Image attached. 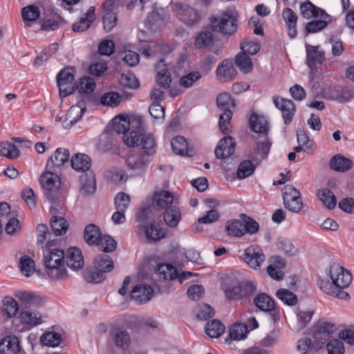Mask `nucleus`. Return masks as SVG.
<instances>
[{
    "instance_id": "nucleus-15",
    "label": "nucleus",
    "mask_w": 354,
    "mask_h": 354,
    "mask_svg": "<svg viewBox=\"0 0 354 354\" xmlns=\"http://www.w3.org/2000/svg\"><path fill=\"white\" fill-rule=\"evenodd\" d=\"M249 126L254 132L263 135H268V133L269 123L268 119L259 112H252L249 120Z\"/></svg>"
},
{
    "instance_id": "nucleus-18",
    "label": "nucleus",
    "mask_w": 354,
    "mask_h": 354,
    "mask_svg": "<svg viewBox=\"0 0 354 354\" xmlns=\"http://www.w3.org/2000/svg\"><path fill=\"white\" fill-rule=\"evenodd\" d=\"M297 318L296 323L292 326V329L295 331H299L307 326L312 319L314 315V310L297 308L295 310Z\"/></svg>"
},
{
    "instance_id": "nucleus-33",
    "label": "nucleus",
    "mask_w": 354,
    "mask_h": 354,
    "mask_svg": "<svg viewBox=\"0 0 354 354\" xmlns=\"http://www.w3.org/2000/svg\"><path fill=\"white\" fill-rule=\"evenodd\" d=\"M19 310L17 301L12 297L6 296L2 300L1 312L8 318L15 317Z\"/></svg>"
},
{
    "instance_id": "nucleus-46",
    "label": "nucleus",
    "mask_w": 354,
    "mask_h": 354,
    "mask_svg": "<svg viewBox=\"0 0 354 354\" xmlns=\"http://www.w3.org/2000/svg\"><path fill=\"white\" fill-rule=\"evenodd\" d=\"M216 104L223 111H231L236 108L235 100L227 93H222L216 97Z\"/></svg>"
},
{
    "instance_id": "nucleus-22",
    "label": "nucleus",
    "mask_w": 354,
    "mask_h": 354,
    "mask_svg": "<svg viewBox=\"0 0 354 354\" xmlns=\"http://www.w3.org/2000/svg\"><path fill=\"white\" fill-rule=\"evenodd\" d=\"M217 76L220 80L229 81L233 80L236 74V70L233 62L230 59H225L216 70Z\"/></svg>"
},
{
    "instance_id": "nucleus-57",
    "label": "nucleus",
    "mask_w": 354,
    "mask_h": 354,
    "mask_svg": "<svg viewBox=\"0 0 354 354\" xmlns=\"http://www.w3.org/2000/svg\"><path fill=\"white\" fill-rule=\"evenodd\" d=\"M248 326L241 324H234L230 330V337L234 340H241L246 337L248 333Z\"/></svg>"
},
{
    "instance_id": "nucleus-49",
    "label": "nucleus",
    "mask_w": 354,
    "mask_h": 354,
    "mask_svg": "<svg viewBox=\"0 0 354 354\" xmlns=\"http://www.w3.org/2000/svg\"><path fill=\"white\" fill-rule=\"evenodd\" d=\"M95 88V82L93 78L88 76L79 79L76 85V89L80 93H91Z\"/></svg>"
},
{
    "instance_id": "nucleus-29",
    "label": "nucleus",
    "mask_w": 354,
    "mask_h": 354,
    "mask_svg": "<svg viewBox=\"0 0 354 354\" xmlns=\"http://www.w3.org/2000/svg\"><path fill=\"white\" fill-rule=\"evenodd\" d=\"M329 165L334 171L345 172L351 169L353 162L341 154H337L330 160Z\"/></svg>"
},
{
    "instance_id": "nucleus-19",
    "label": "nucleus",
    "mask_w": 354,
    "mask_h": 354,
    "mask_svg": "<svg viewBox=\"0 0 354 354\" xmlns=\"http://www.w3.org/2000/svg\"><path fill=\"white\" fill-rule=\"evenodd\" d=\"M153 290L148 285L139 284L136 286L131 292V298L139 304L149 301L153 295Z\"/></svg>"
},
{
    "instance_id": "nucleus-58",
    "label": "nucleus",
    "mask_w": 354,
    "mask_h": 354,
    "mask_svg": "<svg viewBox=\"0 0 354 354\" xmlns=\"http://www.w3.org/2000/svg\"><path fill=\"white\" fill-rule=\"evenodd\" d=\"M276 245L278 250L290 256H293L297 252V249L292 245V242L285 237L278 238L277 240Z\"/></svg>"
},
{
    "instance_id": "nucleus-53",
    "label": "nucleus",
    "mask_w": 354,
    "mask_h": 354,
    "mask_svg": "<svg viewBox=\"0 0 354 354\" xmlns=\"http://www.w3.org/2000/svg\"><path fill=\"white\" fill-rule=\"evenodd\" d=\"M22 322L29 326H35L41 323V315L39 312L25 310L21 313Z\"/></svg>"
},
{
    "instance_id": "nucleus-13",
    "label": "nucleus",
    "mask_w": 354,
    "mask_h": 354,
    "mask_svg": "<svg viewBox=\"0 0 354 354\" xmlns=\"http://www.w3.org/2000/svg\"><path fill=\"white\" fill-rule=\"evenodd\" d=\"M236 142L232 137L227 136L222 138L215 149V156L217 158L225 159L234 153Z\"/></svg>"
},
{
    "instance_id": "nucleus-25",
    "label": "nucleus",
    "mask_w": 354,
    "mask_h": 354,
    "mask_svg": "<svg viewBox=\"0 0 354 354\" xmlns=\"http://www.w3.org/2000/svg\"><path fill=\"white\" fill-rule=\"evenodd\" d=\"M282 17L287 26L288 35L291 38H295L297 35V16L295 12L289 8L283 9L282 12Z\"/></svg>"
},
{
    "instance_id": "nucleus-55",
    "label": "nucleus",
    "mask_w": 354,
    "mask_h": 354,
    "mask_svg": "<svg viewBox=\"0 0 354 354\" xmlns=\"http://www.w3.org/2000/svg\"><path fill=\"white\" fill-rule=\"evenodd\" d=\"M41 342L47 346H57L62 341V336L55 332H47L43 334L40 338Z\"/></svg>"
},
{
    "instance_id": "nucleus-36",
    "label": "nucleus",
    "mask_w": 354,
    "mask_h": 354,
    "mask_svg": "<svg viewBox=\"0 0 354 354\" xmlns=\"http://www.w3.org/2000/svg\"><path fill=\"white\" fill-rule=\"evenodd\" d=\"M140 230H143L147 239L151 241H157L165 236V233L160 228L159 225L153 223L145 225V227Z\"/></svg>"
},
{
    "instance_id": "nucleus-24",
    "label": "nucleus",
    "mask_w": 354,
    "mask_h": 354,
    "mask_svg": "<svg viewBox=\"0 0 354 354\" xmlns=\"http://www.w3.org/2000/svg\"><path fill=\"white\" fill-rule=\"evenodd\" d=\"M153 203L160 209H166L171 205H176L174 197L172 193L161 190L153 195Z\"/></svg>"
},
{
    "instance_id": "nucleus-54",
    "label": "nucleus",
    "mask_w": 354,
    "mask_h": 354,
    "mask_svg": "<svg viewBox=\"0 0 354 354\" xmlns=\"http://www.w3.org/2000/svg\"><path fill=\"white\" fill-rule=\"evenodd\" d=\"M213 40V33L211 30L202 31L196 37L194 45L198 48H204L212 44Z\"/></svg>"
},
{
    "instance_id": "nucleus-14",
    "label": "nucleus",
    "mask_w": 354,
    "mask_h": 354,
    "mask_svg": "<svg viewBox=\"0 0 354 354\" xmlns=\"http://www.w3.org/2000/svg\"><path fill=\"white\" fill-rule=\"evenodd\" d=\"M243 259L251 268L257 270L265 261V255L261 250H255L252 247H249L245 250Z\"/></svg>"
},
{
    "instance_id": "nucleus-41",
    "label": "nucleus",
    "mask_w": 354,
    "mask_h": 354,
    "mask_svg": "<svg viewBox=\"0 0 354 354\" xmlns=\"http://www.w3.org/2000/svg\"><path fill=\"white\" fill-rule=\"evenodd\" d=\"M205 203L209 207H212V209L207 211L206 215L198 218V222L204 224L212 223L218 218V211L214 208L218 203L213 199H208Z\"/></svg>"
},
{
    "instance_id": "nucleus-52",
    "label": "nucleus",
    "mask_w": 354,
    "mask_h": 354,
    "mask_svg": "<svg viewBox=\"0 0 354 354\" xmlns=\"http://www.w3.org/2000/svg\"><path fill=\"white\" fill-rule=\"evenodd\" d=\"M20 154L17 147L10 142H3L0 144V155L10 159L17 158Z\"/></svg>"
},
{
    "instance_id": "nucleus-50",
    "label": "nucleus",
    "mask_w": 354,
    "mask_h": 354,
    "mask_svg": "<svg viewBox=\"0 0 354 354\" xmlns=\"http://www.w3.org/2000/svg\"><path fill=\"white\" fill-rule=\"evenodd\" d=\"M317 196L328 209H332L335 207L337 204L336 197L330 189H322L319 190Z\"/></svg>"
},
{
    "instance_id": "nucleus-40",
    "label": "nucleus",
    "mask_w": 354,
    "mask_h": 354,
    "mask_svg": "<svg viewBox=\"0 0 354 354\" xmlns=\"http://www.w3.org/2000/svg\"><path fill=\"white\" fill-rule=\"evenodd\" d=\"M21 17L26 26H29L30 22L35 21L40 17V12L36 6H27L21 10Z\"/></svg>"
},
{
    "instance_id": "nucleus-9",
    "label": "nucleus",
    "mask_w": 354,
    "mask_h": 354,
    "mask_svg": "<svg viewBox=\"0 0 354 354\" xmlns=\"http://www.w3.org/2000/svg\"><path fill=\"white\" fill-rule=\"evenodd\" d=\"M256 290L257 286L250 281L236 282L225 290V295L229 299H243L254 295Z\"/></svg>"
},
{
    "instance_id": "nucleus-20",
    "label": "nucleus",
    "mask_w": 354,
    "mask_h": 354,
    "mask_svg": "<svg viewBox=\"0 0 354 354\" xmlns=\"http://www.w3.org/2000/svg\"><path fill=\"white\" fill-rule=\"evenodd\" d=\"M67 266L74 270H78L84 266V259L80 249L75 247L68 248L66 256Z\"/></svg>"
},
{
    "instance_id": "nucleus-16",
    "label": "nucleus",
    "mask_w": 354,
    "mask_h": 354,
    "mask_svg": "<svg viewBox=\"0 0 354 354\" xmlns=\"http://www.w3.org/2000/svg\"><path fill=\"white\" fill-rule=\"evenodd\" d=\"M15 296L26 308H38L44 303L41 296L32 292L21 291L17 292Z\"/></svg>"
},
{
    "instance_id": "nucleus-5",
    "label": "nucleus",
    "mask_w": 354,
    "mask_h": 354,
    "mask_svg": "<svg viewBox=\"0 0 354 354\" xmlns=\"http://www.w3.org/2000/svg\"><path fill=\"white\" fill-rule=\"evenodd\" d=\"M142 125V118L138 114L129 116L125 113H122L115 116L112 120L110 129L114 133H122L123 134L130 130V127L140 128Z\"/></svg>"
},
{
    "instance_id": "nucleus-51",
    "label": "nucleus",
    "mask_w": 354,
    "mask_h": 354,
    "mask_svg": "<svg viewBox=\"0 0 354 354\" xmlns=\"http://www.w3.org/2000/svg\"><path fill=\"white\" fill-rule=\"evenodd\" d=\"M21 272L26 277H30L35 271V261L28 256L24 255L19 259Z\"/></svg>"
},
{
    "instance_id": "nucleus-62",
    "label": "nucleus",
    "mask_w": 354,
    "mask_h": 354,
    "mask_svg": "<svg viewBox=\"0 0 354 354\" xmlns=\"http://www.w3.org/2000/svg\"><path fill=\"white\" fill-rule=\"evenodd\" d=\"M316 346L317 343L315 340L313 343L310 339L304 337L298 340L297 348L301 354H308L312 351H318L319 348H316Z\"/></svg>"
},
{
    "instance_id": "nucleus-7",
    "label": "nucleus",
    "mask_w": 354,
    "mask_h": 354,
    "mask_svg": "<svg viewBox=\"0 0 354 354\" xmlns=\"http://www.w3.org/2000/svg\"><path fill=\"white\" fill-rule=\"evenodd\" d=\"M283 204L289 211L298 213L303 207L301 194L292 185H286L282 189Z\"/></svg>"
},
{
    "instance_id": "nucleus-44",
    "label": "nucleus",
    "mask_w": 354,
    "mask_h": 354,
    "mask_svg": "<svg viewBox=\"0 0 354 354\" xmlns=\"http://www.w3.org/2000/svg\"><path fill=\"white\" fill-rule=\"evenodd\" d=\"M51 228L55 236H60L66 233L68 224L62 216H53L51 218Z\"/></svg>"
},
{
    "instance_id": "nucleus-42",
    "label": "nucleus",
    "mask_w": 354,
    "mask_h": 354,
    "mask_svg": "<svg viewBox=\"0 0 354 354\" xmlns=\"http://www.w3.org/2000/svg\"><path fill=\"white\" fill-rule=\"evenodd\" d=\"M225 330L224 325L218 319L208 322L205 326V333L212 338L220 337Z\"/></svg>"
},
{
    "instance_id": "nucleus-28",
    "label": "nucleus",
    "mask_w": 354,
    "mask_h": 354,
    "mask_svg": "<svg viewBox=\"0 0 354 354\" xmlns=\"http://www.w3.org/2000/svg\"><path fill=\"white\" fill-rule=\"evenodd\" d=\"M115 138V133L106 127V129L99 136L97 144V149L101 151H108L112 149L113 140Z\"/></svg>"
},
{
    "instance_id": "nucleus-4",
    "label": "nucleus",
    "mask_w": 354,
    "mask_h": 354,
    "mask_svg": "<svg viewBox=\"0 0 354 354\" xmlns=\"http://www.w3.org/2000/svg\"><path fill=\"white\" fill-rule=\"evenodd\" d=\"M75 72L76 70L74 67L66 66L57 75L56 82L60 97H65L73 94L76 89Z\"/></svg>"
},
{
    "instance_id": "nucleus-21",
    "label": "nucleus",
    "mask_w": 354,
    "mask_h": 354,
    "mask_svg": "<svg viewBox=\"0 0 354 354\" xmlns=\"http://www.w3.org/2000/svg\"><path fill=\"white\" fill-rule=\"evenodd\" d=\"M306 64L313 69L318 64H321L324 59V52L319 50L318 46H313L309 44L306 45Z\"/></svg>"
},
{
    "instance_id": "nucleus-63",
    "label": "nucleus",
    "mask_w": 354,
    "mask_h": 354,
    "mask_svg": "<svg viewBox=\"0 0 354 354\" xmlns=\"http://www.w3.org/2000/svg\"><path fill=\"white\" fill-rule=\"evenodd\" d=\"M202 77V75L198 71H192L188 74L181 77L179 80V84L185 88H191L195 82Z\"/></svg>"
},
{
    "instance_id": "nucleus-27",
    "label": "nucleus",
    "mask_w": 354,
    "mask_h": 354,
    "mask_svg": "<svg viewBox=\"0 0 354 354\" xmlns=\"http://www.w3.org/2000/svg\"><path fill=\"white\" fill-rule=\"evenodd\" d=\"M112 337L115 346L120 348L124 354H128L127 350L131 344L129 334L124 330H115L112 332Z\"/></svg>"
},
{
    "instance_id": "nucleus-39",
    "label": "nucleus",
    "mask_w": 354,
    "mask_h": 354,
    "mask_svg": "<svg viewBox=\"0 0 354 354\" xmlns=\"http://www.w3.org/2000/svg\"><path fill=\"white\" fill-rule=\"evenodd\" d=\"M235 64L239 70L244 73H250L253 67V64L250 56L243 52H240L236 55L235 57Z\"/></svg>"
},
{
    "instance_id": "nucleus-59",
    "label": "nucleus",
    "mask_w": 354,
    "mask_h": 354,
    "mask_svg": "<svg viewBox=\"0 0 354 354\" xmlns=\"http://www.w3.org/2000/svg\"><path fill=\"white\" fill-rule=\"evenodd\" d=\"M278 299L288 306H295L297 303V297L291 291L281 288L276 292Z\"/></svg>"
},
{
    "instance_id": "nucleus-61",
    "label": "nucleus",
    "mask_w": 354,
    "mask_h": 354,
    "mask_svg": "<svg viewBox=\"0 0 354 354\" xmlns=\"http://www.w3.org/2000/svg\"><path fill=\"white\" fill-rule=\"evenodd\" d=\"M174 152L179 155H186L187 152V143L183 136H176L171 141Z\"/></svg>"
},
{
    "instance_id": "nucleus-8",
    "label": "nucleus",
    "mask_w": 354,
    "mask_h": 354,
    "mask_svg": "<svg viewBox=\"0 0 354 354\" xmlns=\"http://www.w3.org/2000/svg\"><path fill=\"white\" fill-rule=\"evenodd\" d=\"M40 184L49 201H53L57 198L60 179L57 174L50 171L44 172L40 176Z\"/></svg>"
},
{
    "instance_id": "nucleus-1",
    "label": "nucleus",
    "mask_w": 354,
    "mask_h": 354,
    "mask_svg": "<svg viewBox=\"0 0 354 354\" xmlns=\"http://www.w3.org/2000/svg\"><path fill=\"white\" fill-rule=\"evenodd\" d=\"M64 250H50L48 247L44 248V264L47 270V274L53 280L58 281L66 278L67 272L64 266Z\"/></svg>"
},
{
    "instance_id": "nucleus-48",
    "label": "nucleus",
    "mask_w": 354,
    "mask_h": 354,
    "mask_svg": "<svg viewBox=\"0 0 354 354\" xmlns=\"http://www.w3.org/2000/svg\"><path fill=\"white\" fill-rule=\"evenodd\" d=\"M95 245L104 252H111L115 250L117 243L111 236L102 234Z\"/></svg>"
},
{
    "instance_id": "nucleus-6",
    "label": "nucleus",
    "mask_w": 354,
    "mask_h": 354,
    "mask_svg": "<svg viewBox=\"0 0 354 354\" xmlns=\"http://www.w3.org/2000/svg\"><path fill=\"white\" fill-rule=\"evenodd\" d=\"M171 6L177 17L188 26L195 25L201 19L198 11L187 4L174 2L171 3Z\"/></svg>"
},
{
    "instance_id": "nucleus-38",
    "label": "nucleus",
    "mask_w": 354,
    "mask_h": 354,
    "mask_svg": "<svg viewBox=\"0 0 354 354\" xmlns=\"http://www.w3.org/2000/svg\"><path fill=\"white\" fill-rule=\"evenodd\" d=\"M70 157L69 151L66 148H57L54 154V159L51 158L48 161L47 166L50 167V162L56 167H59L67 162Z\"/></svg>"
},
{
    "instance_id": "nucleus-10",
    "label": "nucleus",
    "mask_w": 354,
    "mask_h": 354,
    "mask_svg": "<svg viewBox=\"0 0 354 354\" xmlns=\"http://www.w3.org/2000/svg\"><path fill=\"white\" fill-rule=\"evenodd\" d=\"M328 275L335 287H338L341 289L347 288L352 281L351 274L337 263H333L330 266Z\"/></svg>"
},
{
    "instance_id": "nucleus-32",
    "label": "nucleus",
    "mask_w": 354,
    "mask_h": 354,
    "mask_svg": "<svg viewBox=\"0 0 354 354\" xmlns=\"http://www.w3.org/2000/svg\"><path fill=\"white\" fill-rule=\"evenodd\" d=\"M300 10L302 16L307 19L318 17H323L324 15H327L324 10L316 7L310 1L302 3L300 6Z\"/></svg>"
},
{
    "instance_id": "nucleus-47",
    "label": "nucleus",
    "mask_w": 354,
    "mask_h": 354,
    "mask_svg": "<svg viewBox=\"0 0 354 354\" xmlns=\"http://www.w3.org/2000/svg\"><path fill=\"white\" fill-rule=\"evenodd\" d=\"M156 272L165 279L173 280L178 277L177 269L169 264L159 265L156 269Z\"/></svg>"
},
{
    "instance_id": "nucleus-34",
    "label": "nucleus",
    "mask_w": 354,
    "mask_h": 354,
    "mask_svg": "<svg viewBox=\"0 0 354 354\" xmlns=\"http://www.w3.org/2000/svg\"><path fill=\"white\" fill-rule=\"evenodd\" d=\"M126 162L128 167L137 174H141L146 167V161L143 156L140 154L130 155Z\"/></svg>"
},
{
    "instance_id": "nucleus-31",
    "label": "nucleus",
    "mask_w": 354,
    "mask_h": 354,
    "mask_svg": "<svg viewBox=\"0 0 354 354\" xmlns=\"http://www.w3.org/2000/svg\"><path fill=\"white\" fill-rule=\"evenodd\" d=\"M81 189L83 194H92L96 189V180L93 172L86 173L80 176Z\"/></svg>"
},
{
    "instance_id": "nucleus-23",
    "label": "nucleus",
    "mask_w": 354,
    "mask_h": 354,
    "mask_svg": "<svg viewBox=\"0 0 354 354\" xmlns=\"http://www.w3.org/2000/svg\"><path fill=\"white\" fill-rule=\"evenodd\" d=\"M84 112H59L55 121L61 122L64 129L71 128L80 120Z\"/></svg>"
},
{
    "instance_id": "nucleus-45",
    "label": "nucleus",
    "mask_w": 354,
    "mask_h": 354,
    "mask_svg": "<svg viewBox=\"0 0 354 354\" xmlns=\"http://www.w3.org/2000/svg\"><path fill=\"white\" fill-rule=\"evenodd\" d=\"M225 230L230 236H241L245 234L244 222L238 219L228 221Z\"/></svg>"
},
{
    "instance_id": "nucleus-56",
    "label": "nucleus",
    "mask_w": 354,
    "mask_h": 354,
    "mask_svg": "<svg viewBox=\"0 0 354 354\" xmlns=\"http://www.w3.org/2000/svg\"><path fill=\"white\" fill-rule=\"evenodd\" d=\"M0 344H3V349L8 354H16L19 351V340L15 336H8Z\"/></svg>"
},
{
    "instance_id": "nucleus-26",
    "label": "nucleus",
    "mask_w": 354,
    "mask_h": 354,
    "mask_svg": "<svg viewBox=\"0 0 354 354\" xmlns=\"http://www.w3.org/2000/svg\"><path fill=\"white\" fill-rule=\"evenodd\" d=\"M71 167L76 171L86 172L91 165V158L84 153H76L71 160Z\"/></svg>"
},
{
    "instance_id": "nucleus-12",
    "label": "nucleus",
    "mask_w": 354,
    "mask_h": 354,
    "mask_svg": "<svg viewBox=\"0 0 354 354\" xmlns=\"http://www.w3.org/2000/svg\"><path fill=\"white\" fill-rule=\"evenodd\" d=\"M65 23L64 19L58 14L49 12L39 20L41 30L44 31H55Z\"/></svg>"
},
{
    "instance_id": "nucleus-30",
    "label": "nucleus",
    "mask_w": 354,
    "mask_h": 354,
    "mask_svg": "<svg viewBox=\"0 0 354 354\" xmlns=\"http://www.w3.org/2000/svg\"><path fill=\"white\" fill-rule=\"evenodd\" d=\"M163 219L166 225L170 227L178 225L181 219V212L176 205H171L164 212Z\"/></svg>"
},
{
    "instance_id": "nucleus-35",
    "label": "nucleus",
    "mask_w": 354,
    "mask_h": 354,
    "mask_svg": "<svg viewBox=\"0 0 354 354\" xmlns=\"http://www.w3.org/2000/svg\"><path fill=\"white\" fill-rule=\"evenodd\" d=\"M101 235L99 227L94 224L87 225L84 228V239L90 245H95Z\"/></svg>"
},
{
    "instance_id": "nucleus-64",
    "label": "nucleus",
    "mask_w": 354,
    "mask_h": 354,
    "mask_svg": "<svg viewBox=\"0 0 354 354\" xmlns=\"http://www.w3.org/2000/svg\"><path fill=\"white\" fill-rule=\"evenodd\" d=\"M255 169V167L250 160H244L240 163L237 169V177L244 179L251 176Z\"/></svg>"
},
{
    "instance_id": "nucleus-11",
    "label": "nucleus",
    "mask_w": 354,
    "mask_h": 354,
    "mask_svg": "<svg viewBox=\"0 0 354 354\" xmlns=\"http://www.w3.org/2000/svg\"><path fill=\"white\" fill-rule=\"evenodd\" d=\"M336 330L335 326L330 322L320 321L315 327L314 339L317 343L316 348H321L329 340L330 335Z\"/></svg>"
},
{
    "instance_id": "nucleus-43",
    "label": "nucleus",
    "mask_w": 354,
    "mask_h": 354,
    "mask_svg": "<svg viewBox=\"0 0 354 354\" xmlns=\"http://www.w3.org/2000/svg\"><path fill=\"white\" fill-rule=\"evenodd\" d=\"M167 19V15L162 9L153 10L147 15L146 24L149 28L160 26Z\"/></svg>"
},
{
    "instance_id": "nucleus-3",
    "label": "nucleus",
    "mask_w": 354,
    "mask_h": 354,
    "mask_svg": "<svg viewBox=\"0 0 354 354\" xmlns=\"http://www.w3.org/2000/svg\"><path fill=\"white\" fill-rule=\"evenodd\" d=\"M236 22V14L232 10H226L210 18L212 28L223 35L234 34L237 28Z\"/></svg>"
},
{
    "instance_id": "nucleus-60",
    "label": "nucleus",
    "mask_w": 354,
    "mask_h": 354,
    "mask_svg": "<svg viewBox=\"0 0 354 354\" xmlns=\"http://www.w3.org/2000/svg\"><path fill=\"white\" fill-rule=\"evenodd\" d=\"M37 243L42 245L48 240L46 247H50L52 233L48 231V227L45 224H39L37 227Z\"/></svg>"
},
{
    "instance_id": "nucleus-37",
    "label": "nucleus",
    "mask_w": 354,
    "mask_h": 354,
    "mask_svg": "<svg viewBox=\"0 0 354 354\" xmlns=\"http://www.w3.org/2000/svg\"><path fill=\"white\" fill-rule=\"evenodd\" d=\"M113 261L111 258L106 254H100L95 259V268L98 269L104 273L111 272L113 269Z\"/></svg>"
},
{
    "instance_id": "nucleus-2",
    "label": "nucleus",
    "mask_w": 354,
    "mask_h": 354,
    "mask_svg": "<svg viewBox=\"0 0 354 354\" xmlns=\"http://www.w3.org/2000/svg\"><path fill=\"white\" fill-rule=\"evenodd\" d=\"M123 140L129 147L141 146L142 149L147 154L154 152L156 146L155 139L151 134L145 133L143 120L142 125L140 128L133 129L130 127V130L124 133Z\"/></svg>"
},
{
    "instance_id": "nucleus-17",
    "label": "nucleus",
    "mask_w": 354,
    "mask_h": 354,
    "mask_svg": "<svg viewBox=\"0 0 354 354\" xmlns=\"http://www.w3.org/2000/svg\"><path fill=\"white\" fill-rule=\"evenodd\" d=\"M254 303L261 310L271 312L274 322L279 319L278 313L274 310V302L268 295L265 293L259 294L254 298Z\"/></svg>"
}]
</instances>
